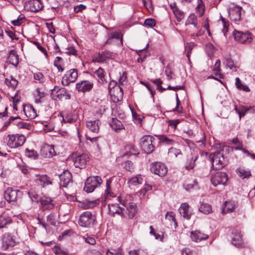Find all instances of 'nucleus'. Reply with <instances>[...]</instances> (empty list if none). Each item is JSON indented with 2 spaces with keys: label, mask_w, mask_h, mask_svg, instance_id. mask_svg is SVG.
Segmentation results:
<instances>
[{
  "label": "nucleus",
  "mask_w": 255,
  "mask_h": 255,
  "mask_svg": "<svg viewBox=\"0 0 255 255\" xmlns=\"http://www.w3.org/2000/svg\"><path fill=\"white\" fill-rule=\"evenodd\" d=\"M125 168L129 172H132L134 170L133 163L130 161H127L125 162Z\"/></svg>",
  "instance_id": "58"
},
{
  "label": "nucleus",
  "mask_w": 255,
  "mask_h": 255,
  "mask_svg": "<svg viewBox=\"0 0 255 255\" xmlns=\"http://www.w3.org/2000/svg\"><path fill=\"white\" fill-rule=\"evenodd\" d=\"M109 212L114 215L115 214L122 215L123 214V208L120 207L118 204H110L108 205Z\"/></svg>",
  "instance_id": "32"
},
{
  "label": "nucleus",
  "mask_w": 255,
  "mask_h": 255,
  "mask_svg": "<svg viewBox=\"0 0 255 255\" xmlns=\"http://www.w3.org/2000/svg\"><path fill=\"white\" fill-rule=\"evenodd\" d=\"M53 252L58 255H69V253L66 250L62 249L58 246H55Z\"/></svg>",
  "instance_id": "49"
},
{
  "label": "nucleus",
  "mask_w": 255,
  "mask_h": 255,
  "mask_svg": "<svg viewBox=\"0 0 255 255\" xmlns=\"http://www.w3.org/2000/svg\"><path fill=\"white\" fill-rule=\"evenodd\" d=\"M220 65L221 61L218 59L214 65L213 71L215 75L218 76L219 78L223 79L224 75L221 73Z\"/></svg>",
  "instance_id": "41"
},
{
  "label": "nucleus",
  "mask_w": 255,
  "mask_h": 255,
  "mask_svg": "<svg viewBox=\"0 0 255 255\" xmlns=\"http://www.w3.org/2000/svg\"><path fill=\"white\" fill-rule=\"evenodd\" d=\"M129 255H147L143 250H132L128 253Z\"/></svg>",
  "instance_id": "61"
},
{
  "label": "nucleus",
  "mask_w": 255,
  "mask_h": 255,
  "mask_svg": "<svg viewBox=\"0 0 255 255\" xmlns=\"http://www.w3.org/2000/svg\"><path fill=\"white\" fill-rule=\"evenodd\" d=\"M228 179V174L225 172H217L211 176V181L214 186L225 185Z\"/></svg>",
  "instance_id": "9"
},
{
  "label": "nucleus",
  "mask_w": 255,
  "mask_h": 255,
  "mask_svg": "<svg viewBox=\"0 0 255 255\" xmlns=\"http://www.w3.org/2000/svg\"><path fill=\"white\" fill-rule=\"evenodd\" d=\"M187 24H192L195 27H197V18L194 14H191L187 19Z\"/></svg>",
  "instance_id": "50"
},
{
  "label": "nucleus",
  "mask_w": 255,
  "mask_h": 255,
  "mask_svg": "<svg viewBox=\"0 0 255 255\" xmlns=\"http://www.w3.org/2000/svg\"><path fill=\"white\" fill-rule=\"evenodd\" d=\"M142 178L140 175L131 178L128 181V183L130 186H135L137 184H141L142 182Z\"/></svg>",
  "instance_id": "44"
},
{
  "label": "nucleus",
  "mask_w": 255,
  "mask_h": 255,
  "mask_svg": "<svg viewBox=\"0 0 255 255\" xmlns=\"http://www.w3.org/2000/svg\"><path fill=\"white\" fill-rule=\"evenodd\" d=\"M78 77V71L77 69H71L67 71L62 79V84L64 86H68L70 83L75 82Z\"/></svg>",
  "instance_id": "5"
},
{
  "label": "nucleus",
  "mask_w": 255,
  "mask_h": 255,
  "mask_svg": "<svg viewBox=\"0 0 255 255\" xmlns=\"http://www.w3.org/2000/svg\"><path fill=\"white\" fill-rule=\"evenodd\" d=\"M151 81L155 84L157 86V89L159 90L160 92H162L166 90V88H164L162 87L161 84H162V81L160 79H156L153 80H151Z\"/></svg>",
  "instance_id": "51"
},
{
  "label": "nucleus",
  "mask_w": 255,
  "mask_h": 255,
  "mask_svg": "<svg viewBox=\"0 0 255 255\" xmlns=\"http://www.w3.org/2000/svg\"><path fill=\"white\" fill-rule=\"evenodd\" d=\"M102 183V179L100 176H90L86 179L84 189L87 193L92 192Z\"/></svg>",
  "instance_id": "3"
},
{
  "label": "nucleus",
  "mask_w": 255,
  "mask_h": 255,
  "mask_svg": "<svg viewBox=\"0 0 255 255\" xmlns=\"http://www.w3.org/2000/svg\"><path fill=\"white\" fill-rule=\"evenodd\" d=\"M198 158V155L197 154H192L191 156L188 157L185 164V169L188 170L193 169L196 165L195 162Z\"/></svg>",
  "instance_id": "27"
},
{
  "label": "nucleus",
  "mask_w": 255,
  "mask_h": 255,
  "mask_svg": "<svg viewBox=\"0 0 255 255\" xmlns=\"http://www.w3.org/2000/svg\"><path fill=\"white\" fill-rule=\"evenodd\" d=\"M41 154L44 157H51L55 154L54 146L46 145L43 147L41 150Z\"/></svg>",
  "instance_id": "26"
},
{
  "label": "nucleus",
  "mask_w": 255,
  "mask_h": 255,
  "mask_svg": "<svg viewBox=\"0 0 255 255\" xmlns=\"http://www.w3.org/2000/svg\"><path fill=\"white\" fill-rule=\"evenodd\" d=\"M94 86V83L88 80H81L76 83V89L79 92L86 93L90 92Z\"/></svg>",
  "instance_id": "13"
},
{
  "label": "nucleus",
  "mask_w": 255,
  "mask_h": 255,
  "mask_svg": "<svg viewBox=\"0 0 255 255\" xmlns=\"http://www.w3.org/2000/svg\"><path fill=\"white\" fill-rule=\"evenodd\" d=\"M2 247L7 250L10 247H13L15 242L9 233H5L2 237Z\"/></svg>",
  "instance_id": "24"
},
{
  "label": "nucleus",
  "mask_w": 255,
  "mask_h": 255,
  "mask_svg": "<svg viewBox=\"0 0 255 255\" xmlns=\"http://www.w3.org/2000/svg\"><path fill=\"white\" fill-rule=\"evenodd\" d=\"M40 203L43 210H50L54 207L53 200L49 197H44L41 199Z\"/></svg>",
  "instance_id": "29"
},
{
  "label": "nucleus",
  "mask_w": 255,
  "mask_h": 255,
  "mask_svg": "<svg viewBox=\"0 0 255 255\" xmlns=\"http://www.w3.org/2000/svg\"><path fill=\"white\" fill-rule=\"evenodd\" d=\"M21 192L17 189H13L12 188L8 187L4 191V197L6 201L9 202H15L18 197L21 196Z\"/></svg>",
  "instance_id": "12"
},
{
  "label": "nucleus",
  "mask_w": 255,
  "mask_h": 255,
  "mask_svg": "<svg viewBox=\"0 0 255 255\" xmlns=\"http://www.w3.org/2000/svg\"><path fill=\"white\" fill-rule=\"evenodd\" d=\"M126 153L124 155H136L139 154V152L135 148L134 146L131 144L127 145L125 146Z\"/></svg>",
  "instance_id": "40"
},
{
  "label": "nucleus",
  "mask_w": 255,
  "mask_h": 255,
  "mask_svg": "<svg viewBox=\"0 0 255 255\" xmlns=\"http://www.w3.org/2000/svg\"><path fill=\"white\" fill-rule=\"evenodd\" d=\"M111 180H108L106 182V189L105 190V194L107 196H112V193H111Z\"/></svg>",
  "instance_id": "60"
},
{
  "label": "nucleus",
  "mask_w": 255,
  "mask_h": 255,
  "mask_svg": "<svg viewBox=\"0 0 255 255\" xmlns=\"http://www.w3.org/2000/svg\"><path fill=\"white\" fill-rule=\"evenodd\" d=\"M233 34L235 40L241 43H250L253 40L252 34L249 31L243 32L235 30Z\"/></svg>",
  "instance_id": "10"
},
{
  "label": "nucleus",
  "mask_w": 255,
  "mask_h": 255,
  "mask_svg": "<svg viewBox=\"0 0 255 255\" xmlns=\"http://www.w3.org/2000/svg\"><path fill=\"white\" fill-rule=\"evenodd\" d=\"M130 198V196H127L125 198L124 196H120L118 197L120 202L127 208V214L129 219H132L135 216L136 213V205L132 202H127V198Z\"/></svg>",
  "instance_id": "4"
},
{
  "label": "nucleus",
  "mask_w": 255,
  "mask_h": 255,
  "mask_svg": "<svg viewBox=\"0 0 255 255\" xmlns=\"http://www.w3.org/2000/svg\"><path fill=\"white\" fill-rule=\"evenodd\" d=\"M108 91L109 94L112 96L114 95L118 98V101L122 99L124 92L120 85H117V82L114 80H111L108 85Z\"/></svg>",
  "instance_id": "8"
},
{
  "label": "nucleus",
  "mask_w": 255,
  "mask_h": 255,
  "mask_svg": "<svg viewBox=\"0 0 255 255\" xmlns=\"http://www.w3.org/2000/svg\"><path fill=\"white\" fill-rule=\"evenodd\" d=\"M232 243L235 246L239 247L242 243V235L239 230L232 231Z\"/></svg>",
  "instance_id": "25"
},
{
  "label": "nucleus",
  "mask_w": 255,
  "mask_h": 255,
  "mask_svg": "<svg viewBox=\"0 0 255 255\" xmlns=\"http://www.w3.org/2000/svg\"><path fill=\"white\" fill-rule=\"evenodd\" d=\"M45 97V94L43 92L40 91V88H37L35 91L34 97L35 101L36 103H41V99Z\"/></svg>",
  "instance_id": "45"
},
{
  "label": "nucleus",
  "mask_w": 255,
  "mask_h": 255,
  "mask_svg": "<svg viewBox=\"0 0 255 255\" xmlns=\"http://www.w3.org/2000/svg\"><path fill=\"white\" fill-rule=\"evenodd\" d=\"M31 9L33 11H38L40 10L43 5L40 0H33L31 3Z\"/></svg>",
  "instance_id": "38"
},
{
  "label": "nucleus",
  "mask_w": 255,
  "mask_h": 255,
  "mask_svg": "<svg viewBox=\"0 0 255 255\" xmlns=\"http://www.w3.org/2000/svg\"><path fill=\"white\" fill-rule=\"evenodd\" d=\"M23 111L26 116L30 119H34L36 116L35 110L32 107L24 108Z\"/></svg>",
  "instance_id": "39"
},
{
  "label": "nucleus",
  "mask_w": 255,
  "mask_h": 255,
  "mask_svg": "<svg viewBox=\"0 0 255 255\" xmlns=\"http://www.w3.org/2000/svg\"><path fill=\"white\" fill-rule=\"evenodd\" d=\"M205 48L208 55L210 57H211L213 55L215 51V48L214 46L213 45L212 43H208L206 45Z\"/></svg>",
  "instance_id": "47"
},
{
  "label": "nucleus",
  "mask_w": 255,
  "mask_h": 255,
  "mask_svg": "<svg viewBox=\"0 0 255 255\" xmlns=\"http://www.w3.org/2000/svg\"><path fill=\"white\" fill-rule=\"evenodd\" d=\"M195 46V44L193 42L188 43L186 44L185 47V50L187 52L186 56L188 58L189 60L190 54L191 53L193 47Z\"/></svg>",
  "instance_id": "52"
},
{
  "label": "nucleus",
  "mask_w": 255,
  "mask_h": 255,
  "mask_svg": "<svg viewBox=\"0 0 255 255\" xmlns=\"http://www.w3.org/2000/svg\"><path fill=\"white\" fill-rule=\"evenodd\" d=\"M200 212L205 214H209L212 211L211 206L208 204H202L199 208Z\"/></svg>",
  "instance_id": "46"
},
{
  "label": "nucleus",
  "mask_w": 255,
  "mask_h": 255,
  "mask_svg": "<svg viewBox=\"0 0 255 255\" xmlns=\"http://www.w3.org/2000/svg\"><path fill=\"white\" fill-rule=\"evenodd\" d=\"M19 128H24L29 129L31 128L30 124L23 122H19L14 123Z\"/></svg>",
  "instance_id": "53"
},
{
  "label": "nucleus",
  "mask_w": 255,
  "mask_h": 255,
  "mask_svg": "<svg viewBox=\"0 0 255 255\" xmlns=\"http://www.w3.org/2000/svg\"><path fill=\"white\" fill-rule=\"evenodd\" d=\"M242 9V7L236 6L231 8L229 11V15L230 19L236 23H238L241 20Z\"/></svg>",
  "instance_id": "15"
},
{
  "label": "nucleus",
  "mask_w": 255,
  "mask_h": 255,
  "mask_svg": "<svg viewBox=\"0 0 255 255\" xmlns=\"http://www.w3.org/2000/svg\"><path fill=\"white\" fill-rule=\"evenodd\" d=\"M4 83L9 87L14 89L18 84V81L11 76L10 79L6 78L5 79Z\"/></svg>",
  "instance_id": "43"
},
{
  "label": "nucleus",
  "mask_w": 255,
  "mask_h": 255,
  "mask_svg": "<svg viewBox=\"0 0 255 255\" xmlns=\"http://www.w3.org/2000/svg\"><path fill=\"white\" fill-rule=\"evenodd\" d=\"M226 65L230 69H232L235 65L233 61L230 58H227L226 60Z\"/></svg>",
  "instance_id": "64"
},
{
  "label": "nucleus",
  "mask_w": 255,
  "mask_h": 255,
  "mask_svg": "<svg viewBox=\"0 0 255 255\" xmlns=\"http://www.w3.org/2000/svg\"><path fill=\"white\" fill-rule=\"evenodd\" d=\"M165 219L170 222V225L173 226L174 228L177 227V223L175 219V216L172 212H167L165 215Z\"/></svg>",
  "instance_id": "36"
},
{
  "label": "nucleus",
  "mask_w": 255,
  "mask_h": 255,
  "mask_svg": "<svg viewBox=\"0 0 255 255\" xmlns=\"http://www.w3.org/2000/svg\"><path fill=\"white\" fill-rule=\"evenodd\" d=\"M7 145L12 148L22 145L25 141L26 138L23 135L12 134L7 136Z\"/></svg>",
  "instance_id": "7"
},
{
  "label": "nucleus",
  "mask_w": 255,
  "mask_h": 255,
  "mask_svg": "<svg viewBox=\"0 0 255 255\" xmlns=\"http://www.w3.org/2000/svg\"><path fill=\"white\" fill-rule=\"evenodd\" d=\"M11 217L5 212L0 215V228H7L12 224Z\"/></svg>",
  "instance_id": "19"
},
{
  "label": "nucleus",
  "mask_w": 255,
  "mask_h": 255,
  "mask_svg": "<svg viewBox=\"0 0 255 255\" xmlns=\"http://www.w3.org/2000/svg\"><path fill=\"white\" fill-rule=\"evenodd\" d=\"M159 140L161 142L165 143L167 144H172L174 142V141L172 139L167 137L165 135L160 136L159 137Z\"/></svg>",
  "instance_id": "57"
},
{
  "label": "nucleus",
  "mask_w": 255,
  "mask_h": 255,
  "mask_svg": "<svg viewBox=\"0 0 255 255\" xmlns=\"http://www.w3.org/2000/svg\"><path fill=\"white\" fill-rule=\"evenodd\" d=\"M190 237L192 241L199 243L208 239L209 236L204 234L200 231L196 230L191 231L190 233Z\"/></svg>",
  "instance_id": "20"
},
{
  "label": "nucleus",
  "mask_w": 255,
  "mask_h": 255,
  "mask_svg": "<svg viewBox=\"0 0 255 255\" xmlns=\"http://www.w3.org/2000/svg\"><path fill=\"white\" fill-rule=\"evenodd\" d=\"M26 155L29 157H32L34 159H36L38 157L37 153L34 150H29L26 148L25 151Z\"/></svg>",
  "instance_id": "55"
},
{
  "label": "nucleus",
  "mask_w": 255,
  "mask_h": 255,
  "mask_svg": "<svg viewBox=\"0 0 255 255\" xmlns=\"http://www.w3.org/2000/svg\"><path fill=\"white\" fill-rule=\"evenodd\" d=\"M33 78L38 83L44 84L47 81L46 77L40 72H37L33 73Z\"/></svg>",
  "instance_id": "37"
},
{
  "label": "nucleus",
  "mask_w": 255,
  "mask_h": 255,
  "mask_svg": "<svg viewBox=\"0 0 255 255\" xmlns=\"http://www.w3.org/2000/svg\"><path fill=\"white\" fill-rule=\"evenodd\" d=\"M35 182L42 187L52 184V181L46 175H35Z\"/></svg>",
  "instance_id": "22"
},
{
  "label": "nucleus",
  "mask_w": 255,
  "mask_h": 255,
  "mask_svg": "<svg viewBox=\"0 0 255 255\" xmlns=\"http://www.w3.org/2000/svg\"><path fill=\"white\" fill-rule=\"evenodd\" d=\"M212 166L215 170H220L228 164V161L222 151L215 152L212 157Z\"/></svg>",
  "instance_id": "2"
},
{
  "label": "nucleus",
  "mask_w": 255,
  "mask_h": 255,
  "mask_svg": "<svg viewBox=\"0 0 255 255\" xmlns=\"http://www.w3.org/2000/svg\"><path fill=\"white\" fill-rule=\"evenodd\" d=\"M95 220V217L91 212L86 211L80 215L78 224L82 227L89 228L93 225Z\"/></svg>",
  "instance_id": "6"
},
{
  "label": "nucleus",
  "mask_w": 255,
  "mask_h": 255,
  "mask_svg": "<svg viewBox=\"0 0 255 255\" xmlns=\"http://www.w3.org/2000/svg\"><path fill=\"white\" fill-rule=\"evenodd\" d=\"M237 173L242 179L248 178L251 176V173L250 170H246L241 168H239L237 170Z\"/></svg>",
  "instance_id": "42"
},
{
  "label": "nucleus",
  "mask_w": 255,
  "mask_h": 255,
  "mask_svg": "<svg viewBox=\"0 0 255 255\" xmlns=\"http://www.w3.org/2000/svg\"><path fill=\"white\" fill-rule=\"evenodd\" d=\"M7 60L9 63L16 67L19 63V56L15 50H11L9 52Z\"/></svg>",
  "instance_id": "31"
},
{
  "label": "nucleus",
  "mask_w": 255,
  "mask_h": 255,
  "mask_svg": "<svg viewBox=\"0 0 255 255\" xmlns=\"http://www.w3.org/2000/svg\"><path fill=\"white\" fill-rule=\"evenodd\" d=\"M93 75L100 85H105L109 82L108 77L106 76V72L101 67H99L95 71Z\"/></svg>",
  "instance_id": "14"
},
{
  "label": "nucleus",
  "mask_w": 255,
  "mask_h": 255,
  "mask_svg": "<svg viewBox=\"0 0 255 255\" xmlns=\"http://www.w3.org/2000/svg\"><path fill=\"white\" fill-rule=\"evenodd\" d=\"M60 185L67 187V186L72 183V176L71 173L68 170L64 171L62 174L59 175Z\"/></svg>",
  "instance_id": "18"
},
{
  "label": "nucleus",
  "mask_w": 255,
  "mask_h": 255,
  "mask_svg": "<svg viewBox=\"0 0 255 255\" xmlns=\"http://www.w3.org/2000/svg\"><path fill=\"white\" fill-rule=\"evenodd\" d=\"M78 119L77 114L70 113L63 117V121L64 123L72 124L76 122Z\"/></svg>",
  "instance_id": "33"
},
{
  "label": "nucleus",
  "mask_w": 255,
  "mask_h": 255,
  "mask_svg": "<svg viewBox=\"0 0 255 255\" xmlns=\"http://www.w3.org/2000/svg\"><path fill=\"white\" fill-rule=\"evenodd\" d=\"M168 154L171 157H176L178 155L181 154L182 153L180 149L171 147L169 149Z\"/></svg>",
  "instance_id": "48"
},
{
  "label": "nucleus",
  "mask_w": 255,
  "mask_h": 255,
  "mask_svg": "<svg viewBox=\"0 0 255 255\" xmlns=\"http://www.w3.org/2000/svg\"><path fill=\"white\" fill-rule=\"evenodd\" d=\"M178 210L180 215L183 216L184 218L187 220L190 219L192 215V209L187 203H185L182 204Z\"/></svg>",
  "instance_id": "21"
},
{
  "label": "nucleus",
  "mask_w": 255,
  "mask_h": 255,
  "mask_svg": "<svg viewBox=\"0 0 255 255\" xmlns=\"http://www.w3.org/2000/svg\"><path fill=\"white\" fill-rule=\"evenodd\" d=\"M52 92H56V96L59 100H69L71 98V95L64 88L57 87L55 86L52 90Z\"/></svg>",
  "instance_id": "17"
},
{
  "label": "nucleus",
  "mask_w": 255,
  "mask_h": 255,
  "mask_svg": "<svg viewBox=\"0 0 255 255\" xmlns=\"http://www.w3.org/2000/svg\"><path fill=\"white\" fill-rule=\"evenodd\" d=\"M99 120L89 121L86 122L87 127L92 132L97 133L99 130Z\"/></svg>",
  "instance_id": "30"
},
{
  "label": "nucleus",
  "mask_w": 255,
  "mask_h": 255,
  "mask_svg": "<svg viewBox=\"0 0 255 255\" xmlns=\"http://www.w3.org/2000/svg\"><path fill=\"white\" fill-rule=\"evenodd\" d=\"M54 65L57 68L58 72H62L64 70V60L61 57H56L54 61Z\"/></svg>",
  "instance_id": "35"
},
{
  "label": "nucleus",
  "mask_w": 255,
  "mask_h": 255,
  "mask_svg": "<svg viewBox=\"0 0 255 255\" xmlns=\"http://www.w3.org/2000/svg\"><path fill=\"white\" fill-rule=\"evenodd\" d=\"M86 243L94 245L96 243L95 238L91 237H84Z\"/></svg>",
  "instance_id": "63"
},
{
  "label": "nucleus",
  "mask_w": 255,
  "mask_h": 255,
  "mask_svg": "<svg viewBox=\"0 0 255 255\" xmlns=\"http://www.w3.org/2000/svg\"><path fill=\"white\" fill-rule=\"evenodd\" d=\"M89 157L86 154H82L77 156L73 158L74 164L76 167L80 169L85 167L87 162L89 161Z\"/></svg>",
  "instance_id": "16"
},
{
  "label": "nucleus",
  "mask_w": 255,
  "mask_h": 255,
  "mask_svg": "<svg viewBox=\"0 0 255 255\" xmlns=\"http://www.w3.org/2000/svg\"><path fill=\"white\" fill-rule=\"evenodd\" d=\"M86 8V5L82 4H80L74 7V11L76 13H78L79 12L82 11L83 10L85 9Z\"/></svg>",
  "instance_id": "62"
},
{
  "label": "nucleus",
  "mask_w": 255,
  "mask_h": 255,
  "mask_svg": "<svg viewBox=\"0 0 255 255\" xmlns=\"http://www.w3.org/2000/svg\"><path fill=\"white\" fill-rule=\"evenodd\" d=\"M237 206V203L235 201H226L222 210V214H227L233 212Z\"/></svg>",
  "instance_id": "28"
},
{
  "label": "nucleus",
  "mask_w": 255,
  "mask_h": 255,
  "mask_svg": "<svg viewBox=\"0 0 255 255\" xmlns=\"http://www.w3.org/2000/svg\"><path fill=\"white\" fill-rule=\"evenodd\" d=\"M110 125L112 129L116 131L124 128V126L122 123L116 118H113Z\"/></svg>",
  "instance_id": "34"
},
{
  "label": "nucleus",
  "mask_w": 255,
  "mask_h": 255,
  "mask_svg": "<svg viewBox=\"0 0 255 255\" xmlns=\"http://www.w3.org/2000/svg\"><path fill=\"white\" fill-rule=\"evenodd\" d=\"M113 56V53L108 51H105L101 53H99L98 55L95 56L93 61L97 62H104L107 59L111 58Z\"/></svg>",
  "instance_id": "23"
},
{
  "label": "nucleus",
  "mask_w": 255,
  "mask_h": 255,
  "mask_svg": "<svg viewBox=\"0 0 255 255\" xmlns=\"http://www.w3.org/2000/svg\"><path fill=\"white\" fill-rule=\"evenodd\" d=\"M174 13L178 21H180L182 19H183L184 17L183 12L179 9H175L174 10Z\"/></svg>",
  "instance_id": "56"
},
{
  "label": "nucleus",
  "mask_w": 255,
  "mask_h": 255,
  "mask_svg": "<svg viewBox=\"0 0 255 255\" xmlns=\"http://www.w3.org/2000/svg\"><path fill=\"white\" fill-rule=\"evenodd\" d=\"M46 220L52 226L56 225L55 215L53 213L50 214L47 216Z\"/></svg>",
  "instance_id": "54"
},
{
  "label": "nucleus",
  "mask_w": 255,
  "mask_h": 255,
  "mask_svg": "<svg viewBox=\"0 0 255 255\" xmlns=\"http://www.w3.org/2000/svg\"><path fill=\"white\" fill-rule=\"evenodd\" d=\"M155 24V20L152 18H147L144 21V25L148 27H153Z\"/></svg>",
  "instance_id": "59"
},
{
  "label": "nucleus",
  "mask_w": 255,
  "mask_h": 255,
  "mask_svg": "<svg viewBox=\"0 0 255 255\" xmlns=\"http://www.w3.org/2000/svg\"><path fill=\"white\" fill-rule=\"evenodd\" d=\"M155 138L151 135H146L141 139L140 146L142 150L146 153L149 154L155 150Z\"/></svg>",
  "instance_id": "1"
},
{
  "label": "nucleus",
  "mask_w": 255,
  "mask_h": 255,
  "mask_svg": "<svg viewBox=\"0 0 255 255\" xmlns=\"http://www.w3.org/2000/svg\"><path fill=\"white\" fill-rule=\"evenodd\" d=\"M150 171L155 174L163 177L166 174L167 168L164 164L160 162H155L151 164Z\"/></svg>",
  "instance_id": "11"
}]
</instances>
